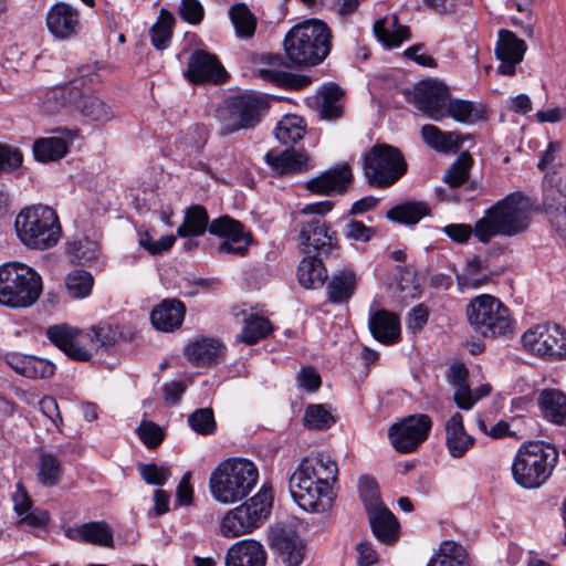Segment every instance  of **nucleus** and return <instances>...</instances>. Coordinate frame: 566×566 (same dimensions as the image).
<instances>
[{"mask_svg": "<svg viewBox=\"0 0 566 566\" xmlns=\"http://www.w3.org/2000/svg\"><path fill=\"white\" fill-rule=\"evenodd\" d=\"M12 500L13 509L20 516V523L32 527H43L48 524L50 518L48 512L32 507V501L21 483L17 484Z\"/></svg>", "mask_w": 566, "mask_h": 566, "instance_id": "obj_35", "label": "nucleus"}, {"mask_svg": "<svg viewBox=\"0 0 566 566\" xmlns=\"http://www.w3.org/2000/svg\"><path fill=\"white\" fill-rule=\"evenodd\" d=\"M332 34L327 24L310 19L295 24L284 38L287 59L295 65H317L331 52Z\"/></svg>", "mask_w": 566, "mask_h": 566, "instance_id": "obj_3", "label": "nucleus"}, {"mask_svg": "<svg viewBox=\"0 0 566 566\" xmlns=\"http://www.w3.org/2000/svg\"><path fill=\"white\" fill-rule=\"evenodd\" d=\"M431 428L432 420L428 415H412L391 424L388 429V437L395 450L409 453L428 438Z\"/></svg>", "mask_w": 566, "mask_h": 566, "instance_id": "obj_13", "label": "nucleus"}, {"mask_svg": "<svg viewBox=\"0 0 566 566\" xmlns=\"http://www.w3.org/2000/svg\"><path fill=\"white\" fill-rule=\"evenodd\" d=\"M303 119L291 115L282 118L275 127L276 139L284 145L295 144L304 137Z\"/></svg>", "mask_w": 566, "mask_h": 566, "instance_id": "obj_52", "label": "nucleus"}, {"mask_svg": "<svg viewBox=\"0 0 566 566\" xmlns=\"http://www.w3.org/2000/svg\"><path fill=\"white\" fill-rule=\"evenodd\" d=\"M558 461L557 449L543 441L524 442L512 462V476L523 489H538L551 478Z\"/></svg>", "mask_w": 566, "mask_h": 566, "instance_id": "obj_4", "label": "nucleus"}, {"mask_svg": "<svg viewBox=\"0 0 566 566\" xmlns=\"http://www.w3.org/2000/svg\"><path fill=\"white\" fill-rule=\"evenodd\" d=\"M74 134L64 130L62 136H50L39 138L33 144V154L38 161L50 163L63 158L67 151Z\"/></svg>", "mask_w": 566, "mask_h": 566, "instance_id": "obj_31", "label": "nucleus"}, {"mask_svg": "<svg viewBox=\"0 0 566 566\" xmlns=\"http://www.w3.org/2000/svg\"><path fill=\"white\" fill-rule=\"evenodd\" d=\"M185 76L193 84H218L226 80L227 72L214 54L195 50L189 56Z\"/></svg>", "mask_w": 566, "mask_h": 566, "instance_id": "obj_17", "label": "nucleus"}, {"mask_svg": "<svg viewBox=\"0 0 566 566\" xmlns=\"http://www.w3.org/2000/svg\"><path fill=\"white\" fill-rule=\"evenodd\" d=\"M468 368L463 364H455L449 368L448 380L454 387V401L460 409H472L471 400H468L470 387L468 385Z\"/></svg>", "mask_w": 566, "mask_h": 566, "instance_id": "obj_47", "label": "nucleus"}, {"mask_svg": "<svg viewBox=\"0 0 566 566\" xmlns=\"http://www.w3.org/2000/svg\"><path fill=\"white\" fill-rule=\"evenodd\" d=\"M522 343L528 352L544 359L566 358V331L558 324L536 325L523 334Z\"/></svg>", "mask_w": 566, "mask_h": 566, "instance_id": "obj_12", "label": "nucleus"}, {"mask_svg": "<svg viewBox=\"0 0 566 566\" xmlns=\"http://www.w3.org/2000/svg\"><path fill=\"white\" fill-rule=\"evenodd\" d=\"M259 472L253 462L241 459H228L211 473L209 488L213 499L230 504L244 499L255 486Z\"/></svg>", "mask_w": 566, "mask_h": 566, "instance_id": "obj_5", "label": "nucleus"}, {"mask_svg": "<svg viewBox=\"0 0 566 566\" xmlns=\"http://www.w3.org/2000/svg\"><path fill=\"white\" fill-rule=\"evenodd\" d=\"M531 223V203L522 192H512L485 210L474 224V237L489 243L494 237H515Z\"/></svg>", "mask_w": 566, "mask_h": 566, "instance_id": "obj_2", "label": "nucleus"}, {"mask_svg": "<svg viewBox=\"0 0 566 566\" xmlns=\"http://www.w3.org/2000/svg\"><path fill=\"white\" fill-rule=\"evenodd\" d=\"M298 282L305 289H318L327 279V270L317 256H305L297 269Z\"/></svg>", "mask_w": 566, "mask_h": 566, "instance_id": "obj_42", "label": "nucleus"}, {"mask_svg": "<svg viewBox=\"0 0 566 566\" xmlns=\"http://www.w3.org/2000/svg\"><path fill=\"white\" fill-rule=\"evenodd\" d=\"M67 254L76 263H86L97 256L98 244L88 238H83L69 243Z\"/></svg>", "mask_w": 566, "mask_h": 566, "instance_id": "obj_60", "label": "nucleus"}, {"mask_svg": "<svg viewBox=\"0 0 566 566\" xmlns=\"http://www.w3.org/2000/svg\"><path fill=\"white\" fill-rule=\"evenodd\" d=\"M230 20L241 38H250L255 31L256 21L244 3H235L229 9Z\"/></svg>", "mask_w": 566, "mask_h": 566, "instance_id": "obj_53", "label": "nucleus"}, {"mask_svg": "<svg viewBox=\"0 0 566 566\" xmlns=\"http://www.w3.org/2000/svg\"><path fill=\"white\" fill-rule=\"evenodd\" d=\"M14 226L20 241L31 249L44 250L55 245L61 233L57 214L46 206L23 209Z\"/></svg>", "mask_w": 566, "mask_h": 566, "instance_id": "obj_7", "label": "nucleus"}, {"mask_svg": "<svg viewBox=\"0 0 566 566\" xmlns=\"http://www.w3.org/2000/svg\"><path fill=\"white\" fill-rule=\"evenodd\" d=\"M337 476V464L329 455L306 457L290 476L291 496L305 512L324 513L333 505Z\"/></svg>", "mask_w": 566, "mask_h": 566, "instance_id": "obj_1", "label": "nucleus"}, {"mask_svg": "<svg viewBox=\"0 0 566 566\" xmlns=\"http://www.w3.org/2000/svg\"><path fill=\"white\" fill-rule=\"evenodd\" d=\"M549 221L560 237L566 239V202L556 203L553 207H544Z\"/></svg>", "mask_w": 566, "mask_h": 566, "instance_id": "obj_64", "label": "nucleus"}, {"mask_svg": "<svg viewBox=\"0 0 566 566\" xmlns=\"http://www.w3.org/2000/svg\"><path fill=\"white\" fill-rule=\"evenodd\" d=\"M444 429L446 447L452 458H462L474 446L475 439L467 432L460 412H454L447 420Z\"/></svg>", "mask_w": 566, "mask_h": 566, "instance_id": "obj_26", "label": "nucleus"}, {"mask_svg": "<svg viewBox=\"0 0 566 566\" xmlns=\"http://www.w3.org/2000/svg\"><path fill=\"white\" fill-rule=\"evenodd\" d=\"M42 293L40 274L20 262L0 266V304L22 308L33 305Z\"/></svg>", "mask_w": 566, "mask_h": 566, "instance_id": "obj_6", "label": "nucleus"}, {"mask_svg": "<svg viewBox=\"0 0 566 566\" xmlns=\"http://www.w3.org/2000/svg\"><path fill=\"white\" fill-rule=\"evenodd\" d=\"M368 327L373 337L384 345H394L400 340L401 328L399 316L387 310L371 312Z\"/></svg>", "mask_w": 566, "mask_h": 566, "instance_id": "obj_24", "label": "nucleus"}, {"mask_svg": "<svg viewBox=\"0 0 566 566\" xmlns=\"http://www.w3.org/2000/svg\"><path fill=\"white\" fill-rule=\"evenodd\" d=\"M537 403L543 417L555 423H566V395L559 389H543L538 394Z\"/></svg>", "mask_w": 566, "mask_h": 566, "instance_id": "obj_34", "label": "nucleus"}, {"mask_svg": "<svg viewBox=\"0 0 566 566\" xmlns=\"http://www.w3.org/2000/svg\"><path fill=\"white\" fill-rule=\"evenodd\" d=\"M73 109L90 120L106 122L114 117L113 109L95 95H84L81 91V97L74 102Z\"/></svg>", "mask_w": 566, "mask_h": 566, "instance_id": "obj_45", "label": "nucleus"}, {"mask_svg": "<svg viewBox=\"0 0 566 566\" xmlns=\"http://www.w3.org/2000/svg\"><path fill=\"white\" fill-rule=\"evenodd\" d=\"M189 427L198 434L211 436L217 430L214 413L211 408H199L188 416Z\"/></svg>", "mask_w": 566, "mask_h": 566, "instance_id": "obj_58", "label": "nucleus"}, {"mask_svg": "<svg viewBox=\"0 0 566 566\" xmlns=\"http://www.w3.org/2000/svg\"><path fill=\"white\" fill-rule=\"evenodd\" d=\"M94 279L92 274L85 270H73L65 279L67 293L73 298L87 297L93 289Z\"/></svg>", "mask_w": 566, "mask_h": 566, "instance_id": "obj_55", "label": "nucleus"}, {"mask_svg": "<svg viewBox=\"0 0 566 566\" xmlns=\"http://www.w3.org/2000/svg\"><path fill=\"white\" fill-rule=\"evenodd\" d=\"M374 33L387 48H397L410 38L409 28L399 25L395 15L390 20H377L374 24Z\"/></svg>", "mask_w": 566, "mask_h": 566, "instance_id": "obj_43", "label": "nucleus"}, {"mask_svg": "<svg viewBox=\"0 0 566 566\" xmlns=\"http://www.w3.org/2000/svg\"><path fill=\"white\" fill-rule=\"evenodd\" d=\"M65 536L72 541L112 548L114 531L105 521H91L65 530Z\"/></svg>", "mask_w": 566, "mask_h": 566, "instance_id": "obj_20", "label": "nucleus"}, {"mask_svg": "<svg viewBox=\"0 0 566 566\" xmlns=\"http://www.w3.org/2000/svg\"><path fill=\"white\" fill-rule=\"evenodd\" d=\"M310 105L321 119L336 120L344 113V92L333 83L323 85L317 94L310 98Z\"/></svg>", "mask_w": 566, "mask_h": 566, "instance_id": "obj_22", "label": "nucleus"}, {"mask_svg": "<svg viewBox=\"0 0 566 566\" xmlns=\"http://www.w3.org/2000/svg\"><path fill=\"white\" fill-rule=\"evenodd\" d=\"M266 553L261 543L243 539L233 544L226 556V566H265Z\"/></svg>", "mask_w": 566, "mask_h": 566, "instance_id": "obj_28", "label": "nucleus"}, {"mask_svg": "<svg viewBox=\"0 0 566 566\" xmlns=\"http://www.w3.org/2000/svg\"><path fill=\"white\" fill-rule=\"evenodd\" d=\"M81 80H73L66 85L48 91L43 98V109L49 114L59 113L64 107L73 109L74 102L81 97Z\"/></svg>", "mask_w": 566, "mask_h": 566, "instance_id": "obj_33", "label": "nucleus"}, {"mask_svg": "<svg viewBox=\"0 0 566 566\" xmlns=\"http://www.w3.org/2000/svg\"><path fill=\"white\" fill-rule=\"evenodd\" d=\"M443 119L451 117L461 124H474L484 117V111L475 103L467 99L449 97L443 108Z\"/></svg>", "mask_w": 566, "mask_h": 566, "instance_id": "obj_41", "label": "nucleus"}, {"mask_svg": "<svg viewBox=\"0 0 566 566\" xmlns=\"http://www.w3.org/2000/svg\"><path fill=\"white\" fill-rule=\"evenodd\" d=\"M566 202V165H558L545 175L543 206L553 207Z\"/></svg>", "mask_w": 566, "mask_h": 566, "instance_id": "obj_36", "label": "nucleus"}, {"mask_svg": "<svg viewBox=\"0 0 566 566\" xmlns=\"http://www.w3.org/2000/svg\"><path fill=\"white\" fill-rule=\"evenodd\" d=\"M335 419L324 405H310L305 409L304 424L308 429L324 430L334 424Z\"/></svg>", "mask_w": 566, "mask_h": 566, "instance_id": "obj_59", "label": "nucleus"}, {"mask_svg": "<svg viewBox=\"0 0 566 566\" xmlns=\"http://www.w3.org/2000/svg\"><path fill=\"white\" fill-rule=\"evenodd\" d=\"M368 520L375 537L385 544L398 538L399 523L395 515L382 504H367Z\"/></svg>", "mask_w": 566, "mask_h": 566, "instance_id": "obj_23", "label": "nucleus"}, {"mask_svg": "<svg viewBox=\"0 0 566 566\" xmlns=\"http://www.w3.org/2000/svg\"><path fill=\"white\" fill-rule=\"evenodd\" d=\"M7 363L18 374L32 379L50 378L55 371L54 364L36 356L12 354L8 356Z\"/></svg>", "mask_w": 566, "mask_h": 566, "instance_id": "obj_30", "label": "nucleus"}, {"mask_svg": "<svg viewBox=\"0 0 566 566\" xmlns=\"http://www.w3.org/2000/svg\"><path fill=\"white\" fill-rule=\"evenodd\" d=\"M273 504L272 490L263 485L245 503L230 510L220 524L226 537H238L260 527L270 516Z\"/></svg>", "mask_w": 566, "mask_h": 566, "instance_id": "obj_9", "label": "nucleus"}, {"mask_svg": "<svg viewBox=\"0 0 566 566\" xmlns=\"http://www.w3.org/2000/svg\"><path fill=\"white\" fill-rule=\"evenodd\" d=\"M467 553L464 548L453 542L446 541L441 544L439 553L430 559L427 566H464Z\"/></svg>", "mask_w": 566, "mask_h": 566, "instance_id": "obj_51", "label": "nucleus"}, {"mask_svg": "<svg viewBox=\"0 0 566 566\" xmlns=\"http://www.w3.org/2000/svg\"><path fill=\"white\" fill-rule=\"evenodd\" d=\"M174 25V15L168 10L161 9L156 23L149 30L150 41L155 49L165 50L169 46Z\"/></svg>", "mask_w": 566, "mask_h": 566, "instance_id": "obj_49", "label": "nucleus"}, {"mask_svg": "<svg viewBox=\"0 0 566 566\" xmlns=\"http://www.w3.org/2000/svg\"><path fill=\"white\" fill-rule=\"evenodd\" d=\"M186 315L185 304L176 298H166L150 313L154 327L161 332H172L182 325Z\"/></svg>", "mask_w": 566, "mask_h": 566, "instance_id": "obj_27", "label": "nucleus"}, {"mask_svg": "<svg viewBox=\"0 0 566 566\" xmlns=\"http://www.w3.org/2000/svg\"><path fill=\"white\" fill-rule=\"evenodd\" d=\"M279 57H271L269 67H262L258 70V75L269 83L276 84L282 87L300 90L307 86L311 83L310 77L305 75L293 74L280 69L275 65L279 62Z\"/></svg>", "mask_w": 566, "mask_h": 566, "instance_id": "obj_40", "label": "nucleus"}, {"mask_svg": "<svg viewBox=\"0 0 566 566\" xmlns=\"http://www.w3.org/2000/svg\"><path fill=\"white\" fill-rule=\"evenodd\" d=\"M449 97L448 86L437 80L422 81L415 87L413 98L418 109L437 122L443 119L442 112Z\"/></svg>", "mask_w": 566, "mask_h": 566, "instance_id": "obj_16", "label": "nucleus"}, {"mask_svg": "<svg viewBox=\"0 0 566 566\" xmlns=\"http://www.w3.org/2000/svg\"><path fill=\"white\" fill-rule=\"evenodd\" d=\"M22 165V154L9 146L0 145V172H11Z\"/></svg>", "mask_w": 566, "mask_h": 566, "instance_id": "obj_63", "label": "nucleus"}, {"mask_svg": "<svg viewBox=\"0 0 566 566\" xmlns=\"http://www.w3.org/2000/svg\"><path fill=\"white\" fill-rule=\"evenodd\" d=\"M46 27L54 38L70 39L81 31L80 12L69 3L57 2L46 13Z\"/></svg>", "mask_w": 566, "mask_h": 566, "instance_id": "obj_19", "label": "nucleus"}, {"mask_svg": "<svg viewBox=\"0 0 566 566\" xmlns=\"http://www.w3.org/2000/svg\"><path fill=\"white\" fill-rule=\"evenodd\" d=\"M467 316L473 329L483 337L505 336L513 328L507 306L489 294L474 297L467 306Z\"/></svg>", "mask_w": 566, "mask_h": 566, "instance_id": "obj_10", "label": "nucleus"}, {"mask_svg": "<svg viewBox=\"0 0 566 566\" xmlns=\"http://www.w3.org/2000/svg\"><path fill=\"white\" fill-rule=\"evenodd\" d=\"M352 172L347 166L331 169L322 175L310 179L306 188L316 195H329L333 191H344L350 182Z\"/></svg>", "mask_w": 566, "mask_h": 566, "instance_id": "obj_32", "label": "nucleus"}, {"mask_svg": "<svg viewBox=\"0 0 566 566\" xmlns=\"http://www.w3.org/2000/svg\"><path fill=\"white\" fill-rule=\"evenodd\" d=\"M457 284L461 292L465 289H480L491 279V272L479 258L469 260L462 273H457Z\"/></svg>", "mask_w": 566, "mask_h": 566, "instance_id": "obj_44", "label": "nucleus"}, {"mask_svg": "<svg viewBox=\"0 0 566 566\" xmlns=\"http://www.w3.org/2000/svg\"><path fill=\"white\" fill-rule=\"evenodd\" d=\"M138 436L149 449L159 446L164 439V433L160 427L153 421L142 422L138 427Z\"/></svg>", "mask_w": 566, "mask_h": 566, "instance_id": "obj_62", "label": "nucleus"}, {"mask_svg": "<svg viewBox=\"0 0 566 566\" xmlns=\"http://www.w3.org/2000/svg\"><path fill=\"white\" fill-rule=\"evenodd\" d=\"M421 137L429 147L440 153L457 151L463 143L460 134L442 132L437 126L430 124L421 127Z\"/></svg>", "mask_w": 566, "mask_h": 566, "instance_id": "obj_37", "label": "nucleus"}, {"mask_svg": "<svg viewBox=\"0 0 566 566\" xmlns=\"http://www.w3.org/2000/svg\"><path fill=\"white\" fill-rule=\"evenodd\" d=\"M61 475V462L52 453H43L39 462L38 480L44 486L56 485Z\"/></svg>", "mask_w": 566, "mask_h": 566, "instance_id": "obj_57", "label": "nucleus"}, {"mask_svg": "<svg viewBox=\"0 0 566 566\" xmlns=\"http://www.w3.org/2000/svg\"><path fill=\"white\" fill-rule=\"evenodd\" d=\"M359 276L350 269L335 271L326 286L327 300L333 304L347 303L355 294Z\"/></svg>", "mask_w": 566, "mask_h": 566, "instance_id": "obj_29", "label": "nucleus"}, {"mask_svg": "<svg viewBox=\"0 0 566 566\" xmlns=\"http://www.w3.org/2000/svg\"><path fill=\"white\" fill-rule=\"evenodd\" d=\"M272 331V323L266 317L251 313L245 317L242 332L237 339L247 345H253L265 338Z\"/></svg>", "mask_w": 566, "mask_h": 566, "instance_id": "obj_46", "label": "nucleus"}, {"mask_svg": "<svg viewBox=\"0 0 566 566\" xmlns=\"http://www.w3.org/2000/svg\"><path fill=\"white\" fill-rule=\"evenodd\" d=\"M222 352V344L214 338H198L185 348V355L196 366H205L217 360Z\"/></svg>", "mask_w": 566, "mask_h": 566, "instance_id": "obj_38", "label": "nucleus"}, {"mask_svg": "<svg viewBox=\"0 0 566 566\" xmlns=\"http://www.w3.org/2000/svg\"><path fill=\"white\" fill-rule=\"evenodd\" d=\"M209 232L224 238L219 245V252L244 255L251 243V235L243 232L242 224L229 216L219 217L210 222Z\"/></svg>", "mask_w": 566, "mask_h": 566, "instance_id": "obj_15", "label": "nucleus"}, {"mask_svg": "<svg viewBox=\"0 0 566 566\" xmlns=\"http://www.w3.org/2000/svg\"><path fill=\"white\" fill-rule=\"evenodd\" d=\"M300 245L305 253L329 254L337 247L336 232L322 218L300 223Z\"/></svg>", "mask_w": 566, "mask_h": 566, "instance_id": "obj_14", "label": "nucleus"}, {"mask_svg": "<svg viewBox=\"0 0 566 566\" xmlns=\"http://www.w3.org/2000/svg\"><path fill=\"white\" fill-rule=\"evenodd\" d=\"M85 331L86 340L88 342L92 352L98 350L102 347L107 348L113 346L119 336L117 327L106 323H101Z\"/></svg>", "mask_w": 566, "mask_h": 566, "instance_id": "obj_54", "label": "nucleus"}, {"mask_svg": "<svg viewBox=\"0 0 566 566\" xmlns=\"http://www.w3.org/2000/svg\"><path fill=\"white\" fill-rule=\"evenodd\" d=\"M429 214V208L422 202H403L387 211L386 217L403 224H416Z\"/></svg>", "mask_w": 566, "mask_h": 566, "instance_id": "obj_50", "label": "nucleus"}, {"mask_svg": "<svg viewBox=\"0 0 566 566\" xmlns=\"http://www.w3.org/2000/svg\"><path fill=\"white\" fill-rule=\"evenodd\" d=\"M527 45L524 40L518 39L512 31L502 29L499 31L494 53L500 61L497 73L505 76H513L516 66L523 61Z\"/></svg>", "mask_w": 566, "mask_h": 566, "instance_id": "obj_18", "label": "nucleus"}, {"mask_svg": "<svg viewBox=\"0 0 566 566\" xmlns=\"http://www.w3.org/2000/svg\"><path fill=\"white\" fill-rule=\"evenodd\" d=\"M138 472L142 479L150 485H164L170 476L168 468L159 467L156 463H142L138 465Z\"/></svg>", "mask_w": 566, "mask_h": 566, "instance_id": "obj_61", "label": "nucleus"}, {"mask_svg": "<svg viewBox=\"0 0 566 566\" xmlns=\"http://www.w3.org/2000/svg\"><path fill=\"white\" fill-rule=\"evenodd\" d=\"M407 171L401 151L387 144L373 146L364 157V174L369 185L387 188L396 184Z\"/></svg>", "mask_w": 566, "mask_h": 566, "instance_id": "obj_11", "label": "nucleus"}, {"mask_svg": "<svg viewBox=\"0 0 566 566\" xmlns=\"http://www.w3.org/2000/svg\"><path fill=\"white\" fill-rule=\"evenodd\" d=\"M269 108L266 96L244 92L229 97L217 112L220 134L226 136L255 127Z\"/></svg>", "mask_w": 566, "mask_h": 566, "instance_id": "obj_8", "label": "nucleus"}, {"mask_svg": "<svg viewBox=\"0 0 566 566\" xmlns=\"http://www.w3.org/2000/svg\"><path fill=\"white\" fill-rule=\"evenodd\" d=\"M76 335H78V328L67 324L53 325L46 329L48 338L67 357L78 361H87L86 352L81 349L73 350L70 348V345L76 338Z\"/></svg>", "mask_w": 566, "mask_h": 566, "instance_id": "obj_39", "label": "nucleus"}, {"mask_svg": "<svg viewBox=\"0 0 566 566\" xmlns=\"http://www.w3.org/2000/svg\"><path fill=\"white\" fill-rule=\"evenodd\" d=\"M473 159L468 151L459 155L451 167L446 171L443 180L452 188L463 185L469 179V171Z\"/></svg>", "mask_w": 566, "mask_h": 566, "instance_id": "obj_56", "label": "nucleus"}, {"mask_svg": "<svg viewBox=\"0 0 566 566\" xmlns=\"http://www.w3.org/2000/svg\"><path fill=\"white\" fill-rule=\"evenodd\" d=\"M209 218L207 210L201 206H191L185 216V220L177 229V234L181 238L199 237L209 229Z\"/></svg>", "mask_w": 566, "mask_h": 566, "instance_id": "obj_48", "label": "nucleus"}, {"mask_svg": "<svg viewBox=\"0 0 566 566\" xmlns=\"http://www.w3.org/2000/svg\"><path fill=\"white\" fill-rule=\"evenodd\" d=\"M270 545L286 566H300L304 559L305 545L293 531L280 528L270 536Z\"/></svg>", "mask_w": 566, "mask_h": 566, "instance_id": "obj_21", "label": "nucleus"}, {"mask_svg": "<svg viewBox=\"0 0 566 566\" xmlns=\"http://www.w3.org/2000/svg\"><path fill=\"white\" fill-rule=\"evenodd\" d=\"M264 159L279 175L298 174L312 167L307 155L294 148L285 150L272 149L265 154Z\"/></svg>", "mask_w": 566, "mask_h": 566, "instance_id": "obj_25", "label": "nucleus"}]
</instances>
